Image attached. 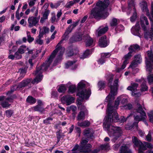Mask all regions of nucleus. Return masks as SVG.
<instances>
[{
    "label": "nucleus",
    "mask_w": 153,
    "mask_h": 153,
    "mask_svg": "<svg viewBox=\"0 0 153 153\" xmlns=\"http://www.w3.org/2000/svg\"><path fill=\"white\" fill-rule=\"evenodd\" d=\"M32 80L31 78H27L23 80L19 84V87L22 88L27 86Z\"/></svg>",
    "instance_id": "nucleus-18"
},
{
    "label": "nucleus",
    "mask_w": 153,
    "mask_h": 153,
    "mask_svg": "<svg viewBox=\"0 0 153 153\" xmlns=\"http://www.w3.org/2000/svg\"><path fill=\"white\" fill-rule=\"evenodd\" d=\"M140 6L143 11H145L146 13L147 16H150L149 10L147 7V5L146 1H143L140 3Z\"/></svg>",
    "instance_id": "nucleus-19"
},
{
    "label": "nucleus",
    "mask_w": 153,
    "mask_h": 153,
    "mask_svg": "<svg viewBox=\"0 0 153 153\" xmlns=\"http://www.w3.org/2000/svg\"><path fill=\"white\" fill-rule=\"evenodd\" d=\"M50 11L49 10H46L43 15V17H41L40 20V22L41 23H43L45 20L48 18V16L50 13Z\"/></svg>",
    "instance_id": "nucleus-25"
},
{
    "label": "nucleus",
    "mask_w": 153,
    "mask_h": 153,
    "mask_svg": "<svg viewBox=\"0 0 153 153\" xmlns=\"http://www.w3.org/2000/svg\"><path fill=\"white\" fill-rule=\"evenodd\" d=\"M76 62V61H68L65 64V67L66 68H68L69 67L71 66L74 64Z\"/></svg>",
    "instance_id": "nucleus-47"
},
{
    "label": "nucleus",
    "mask_w": 153,
    "mask_h": 153,
    "mask_svg": "<svg viewBox=\"0 0 153 153\" xmlns=\"http://www.w3.org/2000/svg\"><path fill=\"white\" fill-rule=\"evenodd\" d=\"M76 89V87L75 85H71L69 87L68 91L70 93L73 94L74 92Z\"/></svg>",
    "instance_id": "nucleus-40"
},
{
    "label": "nucleus",
    "mask_w": 153,
    "mask_h": 153,
    "mask_svg": "<svg viewBox=\"0 0 153 153\" xmlns=\"http://www.w3.org/2000/svg\"><path fill=\"white\" fill-rule=\"evenodd\" d=\"M113 80V77H111L108 80V85L111 91L110 93L105 99L106 102H108L107 109V115L104 119L103 126L108 131L109 136L113 137L112 140H117L122 135L123 131L120 128L115 126L111 125V123L112 122H117L120 120L116 111L114 108L118 106L121 98L120 97H117L114 103V105H112V101L115 98V96L117 94L119 87V79H115L113 85H112Z\"/></svg>",
    "instance_id": "nucleus-1"
},
{
    "label": "nucleus",
    "mask_w": 153,
    "mask_h": 153,
    "mask_svg": "<svg viewBox=\"0 0 153 153\" xmlns=\"http://www.w3.org/2000/svg\"><path fill=\"white\" fill-rule=\"evenodd\" d=\"M120 153H132L131 150L126 145L122 146L120 149Z\"/></svg>",
    "instance_id": "nucleus-22"
},
{
    "label": "nucleus",
    "mask_w": 153,
    "mask_h": 153,
    "mask_svg": "<svg viewBox=\"0 0 153 153\" xmlns=\"http://www.w3.org/2000/svg\"><path fill=\"white\" fill-rule=\"evenodd\" d=\"M85 86V84L82 81L80 82L78 84V92L76 95L81 98V100H79L80 101H82L84 99H88L91 94V92L90 89L87 90L84 89Z\"/></svg>",
    "instance_id": "nucleus-4"
},
{
    "label": "nucleus",
    "mask_w": 153,
    "mask_h": 153,
    "mask_svg": "<svg viewBox=\"0 0 153 153\" xmlns=\"http://www.w3.org/2000/svg\"><path fill=\"white\" fill-rule=\"evenodd\" d=\"M33 108L34 111H39L41 113H42L45 111V109L42 105H37Z\"/></svg>",
    "instance_id": "nucleus-29"
},
{
    "label": "nucleus",
    "mask_w": 153,
    "mask_h": 153,
    "mask_svg": "<svg viewBox=\"0 0 153 153\" xmlns=\"http://www.w3.org/2000/svg\"><path fill=\"white\" fill-rule=\"evenodd\" d=\"M88 141V139H82L80 142L79 145V151L84 153H92L94 151H92L91 148L92 147V145L90 144H87Z\"/></svg>",
    "instance_id": "nucleus-6"
},
{
    "label": "nucleus",
    "mask_w": 153,
    "mask_h": 153,
    "mask_svg": "<svg viewBox=\"0 0 153 153\" xmlns=\"http://www.w3.org/2000/svg\"><path fill=\"white\" fill-rule=\"evenodd\" d=\"M128 50L131 53H134L140 50V47L137 44H133L128 47Z\"/></svg>",
    "instance_id": "nucleus-17"
},
{
    "label": "nucleus",
    "mask_w": 153,
    "mask_h": 153,
    "mask_svg": "<svg viewBox=\"0 0 153 153\" xmlns=\"http://www.w3.org/2000/svg\"><path fill=\"white\" fill-rule=\"evenodd\" d=\"M99 45L101 48H105L109 44V42L106 36H102L99 40Z\"/></svg>",
    "instance_id": "nucleus-10"
},
{
    "label": "nucleus",
    "mask_w": 153,
    "mask_h": 153,
    "mask_svg": "<svg viewBox=\"0 0 153 153\" xmlns=\"http://www.w3.org/2000/svg\"><path fill=\"white\" fill-rule=\"evenodd\" d=\"M117 19L115 18H113L110 22V25L111 27H115L117 25Z\"/></svg>",
    "instance_id": "nucleus-37"
},
{
    "label": "nucleus",
    "mask_w": 153,
    "mask_h": 153,
    "mask_svg": "<svg viewBox=\"0 0 153 153\" xmlns=\"http://www.w3.org/2000/svg\"><path fill=\"white\" fill-rule=\"evenodd\" d=\"M63 53L64 52L63 51H61L59 53L55 60L56 62H59L62 59Z\"/></svg>",
    "instance_id": "nucleus-39"
},
{
    "label": "nucleus",
    "mask_w": 153,
    "mask_h": 153,
    "mask_svg": "<svg viewBox=\"0 0 153 153\" xmlns=\"http://www.w3.org/2000/svg\"><path fill=\"white\" fill-rule=\"evenodd\" d=\"M124 29V27L123 25H118L115 28L116 33H118Z\"/></svg>",
    "instance_id": "nucleus-38"
},
{
    "label": "nucleus",
    "mask_w": 153,
    "mask_h": 153,
    "mask_svg": "<svg viewBox=\"0 0 153 153\" xmlns=\"http://www.w3.org/2000/svg\"><path fill=\"white\" fill-rule=\"evenodd\" d=\"M144 36L146 39L150 38L151 40H152L153 38V30H150L149 31L145 33L144 34Z\"/></svg>",
    "instance_id": "nucleus-27"
},
{
    "label": "nucleus",
    "mask_w": 153,
    "mask_h": 153,
    "mask_svg": "<svg viewBox=\"0 0 153 153\" xmlns=\"http://www.w3.org/2000/svg\"><path fill=\"white\" fill-rule=\"evenodd\" d=\"M92 50V49H91V50L89 49H87L83 53V54L80 56V59H84L85 58H87L88 55H90L91 53V51Z\"/></svg>",
    "instance_id": "nucleus-26"
},
{
    "label": "nucleus",
    "mask_w": 153,
    "mask_h": 153,
    "mask_svg": "<svg viewBox=\"0 0 153 153\" xmlns=\"http://www.w3.org/2000/svg\"><path fill=\"white\" fill-rule=\"evenodd\" d=\"M68 39V38H66V37L64 36L62 39L57 45L56 48L53 51L48 60H46L45 62L41 66L39 67H36V70L33 73V74L36 76V77L32 81V84L38 83L42 80L43 77L42 72L44 71H46L48 68L50 66L52 62L53 59L55 57L60 48H61V46L60 45L64 40H67Z\"/></svg>",
    "instance_id": "nucleus-2"
},
{
    "label": "nucleus",
    "mask_w": 153,
    "mask_h": 153,
    "mask_svg": "<svg viewBox=\"0 0 153 153\" xmlns=\"http://www.w3.org/2000/svg\"><path fill=\"white\" fill-rule=\"evenodd\" d=\"M109 0H104V1H99L96 4L97 7L94 8L91 11L94 18H106L108 15V13L105 12L104 10L109 5Z\"/></svg>",
    "instance_id": "nucleus-3"
},
{
    "label": "nucleus",
    "mask_w": 153,
    "mask_h": 153,
    "mask_svg": "<svg viewBox=\"0 0 153 153\" xmlns=\"http://www.w3.org/2000/svg\"><path fill=\"white\" fill-rule=\"evenodd\" d=\"M10 105V104H9L8 102L6 100H5L2 101L1 102V105L3 108L9 107Z\"/></svg>",
    "instance_id": "nucleus-44"
},
{
    "label": "nucleus",
    "mask_w": 153,
    "mask_h": 153,
    "mask_svg": "<svg viewBox=\"0 0 153 153\" xmlns=\"http://www.w3.org/2000/svg\"><path fill=\"white\" fill-rule=\"evenodd\" d=\"M140 28L139 22H137L135 26L131 28V32L133 34L141 37V36L139 33Z\"/></svg>",
    "instance_id": "nucleus-13"
},
{
    "label": "nucleus",
    "mask_w": 153,
    "mask_h": 153,
    "mask_svg": "<svg viewBox=\"0 0 153 153\" xmlns=\"http://www.w3.org/2000/svg\"><path fill=\"white\" fill-rule=\"evenodd\" d=\"M83 133L85 137L88 138H91L93 137L94 132L92 130L87 128L84 130Z\"/></svg>",
    "instance_id": "nucleus-21"
},
{
    "label": "nucleus",
    "mask_w": 153,
    "mask_h": 153,
    "mask_svg": "<svg viewBox=\"0 0 153 153\" xmlns=\"http://www.w3.org/2000/svg\"><path fill=\"white\" fill-rule=\"evenodd\" d=\"M136 91H133L132 93V95L135 97H138L140 96L141 94L140 92H136Z\"/></svg>",
    "instance_id": "nucleus-60"
},
{
    "label": "nucleus",
    "mask_w": 153,
    "mask_h": 153,
    "mask_svg": "<svg viewBox=\"0 0 153 153\" xmlns=\"http://www.w3.org/2000/svg\"><path fill=\"white\" fill-rule=\"evenodd\" d=\"M108 26L104 27L100 26L97 30L95 33L96 35L97 36H100L105 33L108 31Z\"/></svg>",
    "instance_id": "nucleus-12"
},
{
    "label": "nucleus",
    "mask_w": 153,
    "mask_h": 153,
    "mask_svg": "<svg viewBox=\"0 0 153 153\" xmlns=\"http://www.w3.org/2000/svg\"><path fill=\"white\" fill-rule=\"evenodd\" d=\"M58 97L57 92L56 91H52L51 93V97L55 98Z\"/></svg>",
    "instance_id": "nucleus-58"
},
{
    "label": "nucleus",
    "mask_w": 153,
    "mask_h": 153,
    "mask_svg": "<svg viewBox=\"0 0 153 153\" xmlns=\"http://www.w3.org/2000/svg\"><path fill=\"white\" fill-rule=\"evenodd\" d=\"M66 90L65 86L64 85H62L59 87L58 91L59 93H62L65 92Z\"/></svg>",
    "instance_id": "nucleus-41"
},
{
    "label": "nucleus",
    "mask_w": 153,
    "mask_h": 153,
    "mask_svg": "<svg viewBox=\"0 0 153 153\" xmlns=\"http://www.w3.org/2000/svg\"><path fill=\"white\" fill-rule=\"evenodd\" d=\"M18 73L25 74L26 73V70L25 68H22L19 69Z\"/></svg>",
    "instance_id": "nucleus-59"
},
{
    "label": "nucleus",
    "mask_w": 153,
    "mask_h": 153,
    "mask_svg": "<svg viewBox=\"0 0 153 153\" xmlns=\"http://www.w3.org/2000/svg\"><path fill=\"white\" fill-rule=\"evenodd\" d=\"M132 140L134 147L138 148V153H143V151L146 150L147 148L151 149L153 147L151 143L146 142L143 143L134 136L132 137Z\"/></svg>",
    "instance_id": "nucleus-5"
},
{
    "label": "nucleus",
    "mask_w": 153,
    "mask_h": 153,
    "mask_svg": "<svg viewBox=\"0 0 153 153\" xmlns=\"http://www.w3.org/2000/svg\"><path fill=\"white\" fill-rule=\"evenodd\" d=\"M53 120V119L51 117H49L46 118L43 121V123L46 125L51 124L50 121Z\"/></svg>",
    "instance_id": "nucleus-50"
},
{
    "label": "nucleus",
    "mask_w": 153,
    "mask_h": 153,
    "mask_svg": "<svg viewBox=\"0 0 153 153\" xmlns=\"http://www.w3.org/2000/svg\"><path fill=\"white\" fill-rule=\"evenodd\" d=\"M20 88L19 87V85H12L10 88V90L7 92V94H12L14 91H16L18 89Z\"/></svg>",
    "instance_id": "nucleus-31"
},
{
    "label": "nucleus",
    "mask_w": 153,
    "mask_h": 153,
    "mask_svg": "<svg viewBox=\"0 0 153 153\" xmlns=\"http://www.w3.org/2000/svg\"><path fill=\"white\" fill-rule=\"evenodd\" d=\"M30 33L29 32H27V40L29 43L32 42L34 40V39L33 37H31L30 35Z\"/></svg>",
    "instance_id": "nucleus-49"
},
{
    "label": "nucleus",
    "mask_w": 153,
    "mask_h": 153,
    "mask_svg": "<svg viewBox=\"0 0 153 153\" xmlns=\"http://www.w3.org/2000/svg\"><path fill=\"white\" fill-rule=\"evenodd\" d=\"M28 50V48H27L25 46L22 45L18 49L17 52L22 54L24 53L26 51Z\"/></svg>",
    "instance_id": "nucleus-30"
},
{
    "label": "nucleus",
    "mask_w": 153,
    "mask_h": 153,
    "mask_svg": "<svg viewBox=\"0 0 153 153\" xmlns=\"http://www.w3.org/2000/svg\"><path fill=\"white\" fill-rule=\"evenodd\" d=\"M124 108L126 109L130 110L132 108V105L130 103H128L124 105L123 106Z\"/></svg>",
    "instance_id": "nucleus-57"
},
{
    "label": "nucleus",
    "mask_w": 153,
    "mask_h": 153,
    "mask_svg": "<svg viewBox=\"0 0 153 153\" xmlns=\"http://www.w3.org/2000/svg\"><path fill=\"white\" fill-rule=\"evenodd\" d=\"M73 29L70 25L66 29L65 32L64 34V36L66 37V38H68V34L71 32Z\"/></svg>",
    "instance_id": "nucleus-34"
},
{
    "label": "nucleus",
    "mask_w": 153,
    "mask_h": 153,
    "mask_svg": "<svg viewBox=\"0 0 153 153\" xmlns=\"http://www.w3.org/2000/svg\"><path fill=\"white\" fill-rule=\"evenodd\" d=\"M14 55L15 58H16V59H20L22 57L21 54L17 51L15 53Z\"/></svg>",
    "instance_id": "nucleus-54"
},
{
    "label": "nucleus",
    "mask_w": 153,
    "mask_h": 153,
    "mask_svg": "<svg viewBox=\"0 0 153 153\" xmlns=\"http://www.w3.org/2000/svg\"><path fill=\"white\" fill-rule=\"evenodd\" d=\"M134 60L136 61H138L140 63L142 59L141 58V55L140 54H138L134 56Z\"/></svg>",
    "instance_id": "nucleus-51"
},
{
    "label": "nucleus",
    "mask_w": 153,
    "mask_h": 153,
    "mask_svg": "<svg viewBox=\"0 0 153 153\" xmlns=\"http://www.w3.org/2000/svg\"><path fill=\"white\" fill-rule=\"evenodd\" d=\"M74 99L70 95L63 96L61 99L62 102L63 103H66L67 105L71 104L74 102Z\"/></svg>",
    "instance_id": "nucleus-9"
},
{
    "label": "nucleus",
    "mask_w": 153,
    "mask_h": 153,
    "mask_svg": "<svg viewBox=\"0 0 153 153\" xmlns=\"http://www.w3.org/2000/svg\"><path fill=\"white\" fill-rule=\"evenodd\" d=\"M85 118V113L83 111L80 112L77 117V119L79 121L81 120H84Z\"/></svg>",
    "instance_id": "nucleus-35"
},
{
    "label": "nucleus",
    "mask_w": 153,
    "mask_h": 153,
    "mask_svg": "<svg viewBox=\"0 0 153 153\" xmlns=\"http://www.w3.org/2000/svg\"><path fill=\"white\" fill-rule=\"evenodd\" d=\"M26 101L27 102L32 104L35 103L36 102V100L32 96H29L27 98Z\"/></svg>",
    "instance_id": "nucleus-33"
},
{
    "label": "nucleus",
    "mask_w": 153,
    "mask_h": 153,
    "mask_svg": "<svg viewBox=\"0 0 153 153\" xmlns=\"http://www.w3.org/2000/svg\"><path fill=\"white\" fill-rule=\"evenodd\" d=\"M131 86H132L133 89V91H136L137 90V88L138 86V84L134 83L131 84Z\"/></svg>",
    "instance_id": "nucleus-56"
},
{
    "label": "nucleus",
    "mask_w": 153,
    "mask_h": 153,
    "mask_svg": "<svg viewBox=\"0 0 153 153\" xmlns=\"http://www.w3.org/2000/svg\"><path fill=\"white\" fill-rule=\"evenodd\" d=\"M71 110L73 112V115H75V111L77 109L76 107V106L74 105H71Z\"/></svg>",
    "instance_id": "nucleus-62"
},
{
    "label": "nucleus",
    "mask_w": 153,
    "mask_h": 153,
    "mask_svg": "<svg viewBox=\"0 0 153 153\" xmlns=\"http://www.w3.org/2000/svg\"><path fill=\"white\" fill-rule=\"evenodd\" d=\"M137 108L135 109L136 111L140 114V115L134 116V119L136 121H139L142 120L144 119L146 117V114L143 110L141 105L138 103L137 105Z\"/></svg>",
    "instance_id": "nucleus-7"
},
{
    "label": "nucleus",
    "mask_w": 153,
    "mask_h": 153,
    "mask_svg": "<svg viewBox=\"0 0 153 153\" xmlns=\"http://www.w3.org/2000/svg\"><path fill=\"white\" fill-rule=\"evenodd\" d=\"M136 18V13H134L133 15L130 18V20L131 22H134Z\"/></svg>",
    "instance_id": "nucleus-63"
},
{
    "label": "nucleus",
    "mask_w": 153,
    "mask_h": 153,
    "mask_svg": "<svg viewBox=\"0 0 153 153\" xmlns=\"http://www.w3.org/2000/svg\"><path fill=\"white\" fill-rule=\"evenodd\" d=\"M65 135L64 133L62 132V130H59V131L56 132V137L57 138V143H58L60 141V140L63 139Z\"/></svg>",
    "instance_id": "nucleus-24"
},
{
    "label": "nucleus",
    "mask_w": 153,
    "mask_h": 153,
    "mask_svg": "<svg viewBox=\"0 0 153 153\" xmlns=\"http://www.w3.org/2000/svg\"><path fill=\"white\" fill-rule=\"evenodd\" d=\"M105 83L104 81H100L98 83V86L100 90H101L105 87Z\"/></svg>",
    "instance_id": "nucleus-43"
},
{
    "label": "nucleus",
    "mask_w": 153,
    "mask_h": 153,
    "mask_svg": "<svg viewBox=\"0 0 153 153\" xmlns=\"http://www.w3.org/2000/svg\"><path fill=\"white\" fill-rule=\"evenodd\" d=\"M83 39L84 40L86 47L93 46V40L88 34L84 35Z\"/></svg>",
    "instance_id": "nucleus-11"
},
{
    "label": "nucleus",
    "mask_w": 153,
    "mask_h": 153,
    "mask_svg": "<svg viewBox=\"0 0 153 153\" xmlns=\"http://www.w3.org/2000/svg\"><path fill=\"white\" fill-rule=\"evenodd\" d=\"M148 116L149 121L153 123V111H151L150 113H148Z\"/></svg>",
    "instance_id": "nucleus-48"
},
{
    "label": "nucleus",
    "mask_w": 153,
    "mask_h": 153,
    "mask_svg": "<svg viewBox=\"0 0 153 153\" xmlns=\"http://www.w3.org/2000/svg\"><path fill=\"white\" fill-rule=\"evenodd\" d=\"M82 34L80 33H78L73 36L72 38L73 42L79 41L82 39Z\"/></svg>",
    "instance_id": "nucleus-23"
},
{
    "label": "nucleus",
    "mask_w": 153,
    "mask_h": 153,
    "mask_svg": "<svg viewBox=\"0 0 153 153\" xmlns=\"http://www.w3.org/2000/svg\"><path fill=\"white\" fill-rule=\"evenodd\" d=\"M39 35L40 37H43L44 35L48 33L49 31V28L45 26H44L42 28L39 27Z\"/></svg>",
    "instance_id": "nucleus-20"
},
{
    "label": "nucleus",
    "mask_w": 153,
    "mask_h": 153,
    "mask_svg": "<svg viewBox=\"0 0 153 153\" xmlns=\"http://www.w3.org/2000/svg\"><path fill=\"white\" fill-rule=\"evenodd\" d=\"M16 97V96L15 95L11 96L10 97H8L6 98V100L7 101H9L10 102H12L13 99Z\"/></svg>",
    "instance_id": "nucleus-52"
},
{
    "label": "nucleus",
    "mask_w": 153,
    "mask_h": 153,
    "mask_svg": "<svg viewBox=\"0 0 153 153\" xmlns=\"http://www.w3.org/2000/svg\"><path fill=\"white\" fill-rule=\"evenodd\" d=\"M129 117V116H127V118L126 119H125V118L123 116H122L121 117L120 120V122L121 123H124V122L126 121L127 118H128Z\"/></svg>",
    "instance_id": "nucleus-64"
},
{
    "label": "nucleus",
    "mask_w": 153,
    "mask_h": 153,
    "mask_svg": "<svg viewBox=\"0 0 153 153\" xmlns=\"http://www.w3.org/2000/svg\"><path fill=\"white\" fill-rule=\"evenodd\" d=\"M147 53L150 62L147 60L146 61V70L149 72V73H151L153 70V68L151 63V62L153 66V53L152 51H147Z\"/></svg>",
    "instance_id": "nucleus-8"
},
{
    "label": "nucleus",
    "mask_w": 153,
    "mask_h": 153,
    "mask_svg": "<svg viewBox=\"0 0 153 153\" xmlns=\"http://www.w3.org/2000/svg\"><path fill=\"white\" fill-rule=\"evenodd\" d=\"M140 19L141 25L142 28L144 30H146L147 29L145 25V22L146 25H149V23L147 17L143 16L141 17Z\"/></svg>",
    "instance_id": "nucleus-16"
},
{
    "label": "nucleus",
    "mask_w": 153,
    "mask_h": 153,
    "mask_svg": "<svg viewBox=\"0 0 153 153\" xmlns=\"http://www.w3.org/2000/svg\"><path fill=\"white\" fill-rule=\"evenodd\" d=\"M111 55V54L109 53H101V57L98 60V63L102 65L105 62V58L109 57Z\"/></svg>",
    "instance_id": "nucleus-15"
},
{
    "label": "nucleus",
    "mask_w": 153,
    "mask_h": 153,
    "mask_svg": "<svg viewBox=\"0 0 153 153\" xmlns=\"http://www.w3.org/2000/svg\"><path fill=\"white\" fill-rule=\"evenodd\" d=\"M28 22L29 24L28 27L30 28L36 26L38 23L37 19L33 16L29 17Z\"/></svg>",
    "instance_id": "nucleus-14"
},
{
    "label": "nucleus",
    "mask_w": 153,
    "mask_h": 153,
    "mask_svg": "<svg viewBox=\"0 0 153 153\" xmlns=\"http://www.w3.org/2000/svg\"><path fill=\"white\" fill-rule=\"evenodd\" d=\"M78 126L81 127H88L90 125V123L88 120H86L82 122H78L77 123Z\"/></svg>",
    "instance_id": "nucleus-28"
},
{
    "label": "nucleus",
    "mask_w": 153,
    "mask_h": 153,
    "mask_svg": "<svg viewBox=\"0 0 153 153\" xmlns=\"http://www.w3.org/2000/svg\"><path fill=\"white\" fill-rule=\"evenodd\" d=\"M5 114L6 116L8 117H10L13 113V110L9 109L5 111Z\"/></svg>",
    "instance_id": "nucleus-45"
},
{
    "label": "nucleus",
    "mask_w": 153,
    "mask_h": 153,
    "mask_svg": "<svg viewBox=\"0 0 153 153\" xmlns=\"http://www.w3.org/2000/svg\"><path fill=\"white\" fill-rule=\"evenodd\" d=\"M38 38H36V41L38 44L40 45H42L43 43V41L41 39V38L42 37H40L39 36V35L38 36Z\"/></svg>",
    "instance_id": "nucleus-53"
},
{
    "label": "nucleus",
    "mask_w": 153,
    "mask_h": 153,
    "mask_svg": "<svg viewBox=\"0 0 153 153\" xmlns=\"http://www.w3.org/2000/svg\"><path fill=\"white\" fill-rule=\"evenodd\" d=\"M140 63L138 61H136L134 60L132 62L131 65H130L129 67L133 68H134L136 67L137 65Z\"/></svg>",
    "instance_id": "nucleus-46"
},
{
    "label": "nucleus",
    "mask_w": 153,
    "mask_h": 153,
    "mask_svg": "<svg viewBox=\"0 0 153 153\" xmlns=\"http://www.w3.org/2000/svg\"><path fill=\"white\" fill-rule=\"evenodd\" d=\"M146 82L145 80H143V83L141 85V91H147L148 89V87L146 84Z\"/></svg>",
    "instance_id": "nucleus-36"
},
{
    "label": "nucleus",
    "mask_w": 153,
    "mask_h": 153,
    "mask_svg": "<svg viewBox=\"0 0 153 153\" xmlns=\"http://www.w3.org/2000/svg\"><path fill=\"white\" fill-rule=\"evenodd\" d=\"M148 82L150 85L153 84V73H149L147 77Z\"/></svg>",
    "instance_id": "nucleus-32"
},
{
    "label": "nucleus",
    "mask_w": 153,
    "mask_h": 153,
    "mask_svg": "<svg viewBox=\"0 0 153 153\" xmlns=\"http://www.w3.org/2000/svg\"><path fill=\"white\" fill-rule=\"evenodd\" d=\"M132 53L129 52L127 54H126L124 56V59H125L128 60L132 56Z\"/></svg>",
    "instance_id": "nucleus-55"
},
{
    "label": "nucleus",
    "mask_w": 153,
    "mask_h": 153,
    "mask_svg": "<svg viewBox=\"0 0 153 153\" xmlns=\"http://www.w3.org/2000/svg\"><path fill=\"white\" fill-rule=\"evenodd\" d=\"M109 148L108 144L101 145L100 146V149H99L100 151L97 153H98L100 151V149L101 150H107Z\"/></svg>",
    "instance_id": "nucleus-42"
},
{
    "label": "nucleus",
    "mask_w": 153,
    "mask_h": 153,
    "mask_svg": "<svg viewBox=\"0 0 153 153\" xmlns=\"http://www.w3.org/2000/svg\"><path fill=\"white\" fill-rule=\"evenodd\" d=\"M79 20H78L77 21L74 22L72 24L70 25L71 26L72 28V29H74L79 24Z\"/></svg>",
    "instance_id": "nucleus-61"
}]
</instances>
